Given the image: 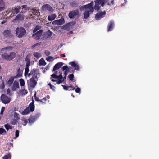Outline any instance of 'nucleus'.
<instances>
[{
	"label": "nucleus",
	"mask_w": 159,
	"mask_h": 159,
	"mask_svg": "<svg viewBox=\"0 0 159 159\" xmlns=\"http://www.w3.org/2000/svg\"><path fill=\"white\" fill-rule=\"evenodd\" d=\"M10 89L9 88H8L7 90V94H9L10 93Z\"/></svg>",
	"instance_id": "6e6d98bb"
},
{
	"label": "nucleus",
	"mask_w": 159,
	"mask_h": 159,
	"mask_svg": "<svg viewBox=\"0 0 159 159\" xmlns=\"http://www.w3.org/2000/svg\"><path fill=\"white\" fill-rule=\"evenodd\" d=\"M65 23L64 20L63 18H61L59 20H56L52 22V24L56 25H61Z\"/></svg>",
	"instance_id": "9d476101"
},
{
	"label": "nucleus",
	"mask_w": 159,
	"mask_h": 159,
	"mask_svg": "<svg viewBox=\"0 0 159 159\" xmlns=\"http://www.w3.org/2000/svg\"><path fill=\"white\" fill-rule=\"evenodd\" d=\"M34 101L30 103L29 105V110L30 109L31 111H33L34 110Z\"/></svg>",
	"instance_id": "cd10ccee"
},
{
	"label": "nucleus",
	"mask_w": 159,
	"mask_h": 159,
	"mask_svg": "<svg viewBox=\"0 0 159 159\" xmlns=\"http://www.w3.org/2000/svg\"><path fill=\"white\" fill-rule=\"evenodd\" d=\"M39 65H40L45 66L46 65V63L45 62L43 58H41L39 61Z\"/></svg>",
	"instance_id": "473e14b6"
},
{
	"label": "nucleus",
	"mask_w": 159,
	"mask_h": 159,
	"mask_svg": "<svg viewBox=\"0 0 159 159\" xmlns=\"http://www.w3.org/2000/svg\"><path fill=\"white\" fill-rule=\"evenodd\" d=\"M63 65V63L61 62H60L57 63L54 67L53 71H55L56 70L60 68Z\"/></svg>",
	"instance_id": "2eb2a0df"
},
{
	"label": "nucleus",
	"mask_w": 159,
	"mask_h": 159,
	"mask_svg": "<svg viewBox=\"0 0 159 159\" xmlns=\"http://www.w3.org/2000/svg\"><path fill=\"white\" fill-rule=\"evenodd\" d=\"M9 48L12 49V48H4V49L6 50V52L2 54V57L6 60L10 61L16 57V54L14 52H11L10 53H8V50Z\"/></svg>",
	"instance_id": "f03ea898"
},
{
	"label": "nucleus",
	"mask_w": 159,
	"mask_h": 159,
	"mask_svg": "<svg viewBox=\"0 0 159 159\" xmlns=\"http://www.w3.org/2000/svg\"><path fill=\"white\" fill-rule=\"evenodd\" d=\"M56 16V15L55 14H52L49 15L48 17V20L49 21H52L55 19Z\"/></svg>",
	"instance_id": "b1692460"
},
{
	"label": "nucleus",
	"mask_w": 159,
	"mask_h": 159,
	"mask_svg": "<svg viewBox=\"0 0 159 159\" xmlns=\"http://www.w3.org/2000/svg\"><path fill=\"white\" fill-rule=\"evenodd\" d=\"M14 117L16 119V120H18L20 118V116L19 114L16 112H15L14 113Z\"/></svg>",
	"instance_id": "f704fd0d"
},
{
	"label": "nucleus",
	"mask_w": 159,
	"mask_h": 159,
	"mask_svg": "<svg viewBox=\"0 0 159 159\" xmlns=\"http://www.w3.org/2000/svg\"><path fill=\"white\" fill-rule=\"evenodd\" d=\"M62 86L63 87L64 89L65 90H68V88L69 87H72V86H65L64 85H62Z\"/></svg>",
	"instance_id": "c03bdc74"
},
{
	"label": "nucleus",
	"mask_w": 159,
	"mask_h": 159,
	"mask_svg": "<svg viewBox=\"0 0 159 159\" xmlns=\"http://www.w3.org/2000/svg\"><path fill=\"white\" fill-rule=\"evenodd\" d=\"M35 121V118H31L29 120V123L31 124L34 123Z\"/></svg>",
	"instance_id": "58836bf2"
},
{
	"label": "nucleus",
	"mask_w": 159,
	"mask_h": 159,
	"mask_svg": "<svg viewBox=\"0 0 159 159\" xmlns=\"http://www.w3.org/2000/svg\"><path fill=\"white\" fill-rule=\"evenodd\" d=\"M111 3L112 4H114V1L113 0H112L111 2Z\"/></svg>",
	"instance_id": "680f3d73"
},
{
	"label": "nucleus",
	"mask_w": 159,
	"mask_h": 159,
	"mask_svg": "<svg viewBox=\"0 0 159 159\" xmlns=\"http://www.w3.org/2000/svg\"><path fill=\"white\" fill-rule=\"evenodd\" d=\"M21 9L20 7H13L12 10V12L13 14H17L20 11V10Z\"/></svg>",
	"instance_id": "a211bd4d"
},
{
	"label": "nucleus",
	"mask_w": 159,
	"mask_h": 159,
	"mask_svg": "<svg viewBox=\"0 0 159 159\" xmlns=\"http://www.w3.org/2000/svg\"><path fill=\"white\" fill-rule=\"evenodd\" d=\"M36 76H33L30 79L27 80V84L29 87L31 88H34L35 86L37 84L36 80Z\"/></svg>",
	"instance_id": "20e7f679"
},
{
	"label": "nucleus",
	"mask_w": 159,
	"mask_h": 159,
	"mask_svg": "<svg viewBox=\"0 0 159 159\" xmlns=\"http://www.w3.org/2000/svg\"><path fill=\"white\" fill-rule=\"evenodd\" d=\"M51 80L53 82H56L57 84H59L64 81V80H62V79L59 80H54L53 79H51Z\"/></svg>",
	"instance_id": "c756f323"
},
{
	"label": "nucleus",
	"mask_w": 159,
	"mask_h": 159,
	"mask_svg": "<svg viewBox=\"0 0 159 159\" xmlns=\"http://www.w3.org/2000/svg\"><path fill=\"white\" fill-rule=\"evenodd\" d=\"M106 14L105 11L98 13L95 16V18L96 20H99L101 18L103 17Z\"/></svg>",
	"instance_id": "9b49d317"
},
{
	"label": "nucleus",
	"mask_w": 159,
	"mask_h": 159,
	"mask_svg": "<svg viewBox=\"0 0 159 159\" xmlns=\"http://www.w3.org/2000/svg\"><path fill=\"white\" fill-rule=\"evenodd\" d=\"M35 73V71L34 70V69L31 70L30 71V75H32L33 74H34Z\"/></svg>",
	"instance_id": "de8ad7c7"
},
{
	"label": "nucleus",
	"mask_w": 159,
	"mask_h": 159,
	"mask_svg": "<svg viewBox=\"0 0 159 159\" xmlns=\"http://www.w3.org/2000/svg\"><path fill=\"white\" fill-rule=\"evenodd\" d=\"M75 24V21L70 22L62 26L61 29L66 30L69 31Z\"/></svg>",
	"instance_id": "0eeeda50"
},
{
	"label": "nucleus",
	"mask_w": 159,
	"mask_h": 159,
	"mask_svg": "<svg viewBox=\"0 0 159 159\" xmlns=\"http://www.w3.org/2000/svg\"><path fill=\"white\" fill-rule=\"evenodd\" d=\"M5 9V6H0V12L4 10Z\"/></svg>",
	"instance_id": "09e8293b"
},
{
	"label": "nucleus",
	"mask_w": 159,
	"mask_h": 159,
	"mask_svg": "<svg viewBox=\"0 0 159 159\" xmlns=\"http://www.w3.org/2000/svg\"><path fill=\"white\" fill-rule=\"evenodd\" d=\"M75 89V88H73V89L72 90H74Z\"/></svg>",
	"instance_id": "0e129e2a"
},
{
	"label": "nucleus",
	"mask_w": 159,
	"mask_h": 159,
	"mask_svg": "<svg viewBox=\"0 0 159 159\" xmlns=\"http://www.w3.org/2000/svg\"><path fill=\"white\" fill-rule=\"evenodd\" d=\"M0 6H5V3L3 2V0H0Z\"/></svg>",
	"instance_id": "a18cd8bd"
},
{
	"label": "nucleus",
	"mask_w": 159,
	"mask_h": 159,
	"mask_svg": "<svg viewBox=\"0 0 159 159\" xmlns=\"http://www.w3.org/2000/svg\"><path fill=\"white\" fill-rule=\"evenodd\" d=\"M71 96H73V97H74V95H73V94H72Z\"/></svg>",
	"instance_id": "69168bd1"
},
{
	"label": "nucleus",
	"mask_w": 159,
	"mask_h": 159,
	"mask_svg": "<svg viewBox=\"0 0 159 159\" xmlns=\"http://www.w3.org/2000/svg\"><path fill=\"white\" fill-rule=\"evenodd\" d=\"M52 32L50 30H49L47 32V34L48 37H50L52 35Z\"/></svg>",
	"instance_id": "a19ab883"
},
{
	"label": "nucleus",
	"mask_w": 159,
	"mask_h": 159,
	"mask_svg": "<svg viewBox=\"0 0 159 159\" xmlns=\"http://www.w3.org/2000/svg\"><path fill=\"white\" fill-rule=\"evenodd\" d=\"M61 56L62 57H65V54H61Z\"/></svg>",
	"instance_id": "13d9d810"
},
{
	"label": "nucleus",
	"mask_w": 159,
	"mask_h": 159,
	"mask_svg": "<svg viewBox=\"0 0 159 159\" xmlns=\"http://www.w3.org/2000/svg\"><path fill=\"white\" fill-rule=\"evenodd\" d=\"M20 87L19 84L18 82L17 81H15L12 85L11 86V88L13 91H16L17 88Z\"/></svg>",
	"instance_id": "1a4fd4ad"
},
{
	"label": "nucleus",
	"mask_w": 159,
	"mask_h": 159,
	"mask_svg": "<svg viewBox=\"0 0 159 159\" xmlns=\"http://www.w3.org/2000/svg\"><path fill=\"white\" fill-rule=\"evenodd\" d=\"M40 29V27L39 26H37L33 30L34 33H35L36 31Z\"/></svg>",
	"instance_id": "ea45409f"
},
{
	"label": "nucleus",
	"mask_w": 159,
	"mask_h": 159,
	"mask_svg": "<svg viewBox=\"0 0 159 159\" xmlns=\"http://www.w3.org/2000/svg\"><path fill=\"white\" fill-rule=\"evenodd\" d=\"M48 85H49L50 88L53 91L55 90V88L54 86L52 85L50 83L48 84Z\"/></svg>",
	"instance_id": "37998d69"
},
{
	"label": "nucleus",
	"mask_w": 159,
	"mask_h": 159,
	"mask_svg": "<svg viewBox=\"0 0 159 159\" xmlns=\"http://www.w3.org/2000/svg\"><path fill=\"white\" fill-rule=\"evenodd\" d=\"M30 112L29 107H27L24 111L22 112V114L23 115H25L28 114Z\"/></svg>",
	"instance_id": "2f4dec72"
},
{
	"label": "nucleus",
	"mask_w": 159,
	"mask_h": 159,
	"mask_svg": "<svg viewBox=\"0 0 159 159\" xmlns=\"http://www.w3.org/2000/svg\"><path fill=\"white\" fill-rule=\"evenodd\" d=\"M5 128L8 130L9 129H11L12 127L10 125L8 124H6L4 125Z\"/></svg>",
	"instance_id": "4c0bfd02"
},
{
	"label": "nucleus",
	"mask_w": 159,
	"mask_h": 159,
	"mask_svg": "<svg viewBox=\"0 0 159 159\" xmlns=\"http://www.w3.org/2000/svg\"><path fill=\"white\" fill-rule=\"evenodd\" d=\"M17 122V121L16 120H14L11 123L13 125H15Z\"/></svg>",
	"instance_id": "4d7b16f0"
},
{
	"label": "nucleus",
	"mask_w": 159,
	"mask_h": 159,
	"mask_svg": "<svg viewBox=\"0 0 159 159\" xmlns=\"http://www.w3.org/2000/svg\"><path fill=\"white\" fill-rule=\"evenodd\" d=\"M93 2H92L90 3L83 5L80 7V9L81 11H84L83 15L85 19H87L89 18L90 15L94 11L95 9L93 7Z\"/></svg>",
	"instance_id": "f257e3e1"
},
{
	"label": "nucleus",
	"mask_w": 159,
	"mask_h": 159,
	"mask_svg": "<svg viewBox=\"0 0 159 159\" xmlns=\"http://www.w3.org/2000/svg\"><path fill=\"white\" fill-rule=\"evenodd\" d=\"M19 131L18 130H16L15 132V136L16 137H17L19 135Z\"/></svg>",
	"instance_id": "8fccbe9b"
},
{
	"label": "nucleus",
	"mask_w": 159,
	"mask_h": 159,
	"mask_svg": "<svg viewBox=\"0 0 159 159\" xmlns=\"http://www.w3.org/2000/svg\"><path fill=\"white\" fill-rule=\"evenodd\" d=\"M105 0H96L95 1V5L94 7L95 10L98 11L99 10L100 7L103 6L105 3Z\"/></svg>",
	"instance_id": "423d86ee"
},
{
	"label": "nucleus",
	"mask_w": 159,
	"mask_h": 159,
	"mask_svg": "<svg viewBox=\"0 0 159 159\" xmlns=\"http://www.w3.org/2000/svg\"><path fill=\"white\" fill-rule=\"evenodd\" d=\"M125 1V2H126L127 1L126 0H124Z\"/></svg>",
	"instance_id": "338daca9"
},
{
	"label": "nucleus",
	"mask_w": 159,
	"mask_h": 159,
	"mask_svg": "<svg viewBox=\"0 0 159 159\" xmlns=\"http://www.w3.org/2000/svg\"><path fill=\"white\" fill-rule=\"evenodd\" d=\"M66 76H65H65L63 77H62V80H64L66 79Z\"/></svg>",
	"instance_id": "052dcab7"
},
{
	"label": "nucleus",
	"mask_w": 159,
	"mask_h": 159,
	"mask_svg": "<svg viewBox=\"0 0 159 159\" xmlns=\"http://www.w3.org/2000/svg\"><path fill=\"white\" fill-rule=\"evenodd\" d=\"M80 15V11L78 9H75L70 11L68 14V16L70 19H74L76 16Z\"/></svg>",
	"instance_id": "39448f33"
},
{
	"label": "nucleus",
	"mask_w": 159,
	"mask_h": 159,
	"mask_svg": "<svg viewBox=\"0 0 159 159\" xmlns=\"http://www.w3.org/2000/svg\"><path fill=\"white\" fill-rule=\"evenodd\" d=\"M6 132L3 128H0V134L4 135L5 134Z\"/></svg>",
	"instance_id": "c9c22d12"
},
{
	"label": "nucleus",
	"mask_w": 159,
	"mask_h": 159,
	"mask_svg": "<svg viewBox=\"0 0 159 159\" xmlns=\"http://www.w3.org/2000/svg\"><path fill=\"white\" fill-rule=\"evenodd\" d=\"M22 9H24L25 10H29V7H27V5H22ZM25 12V11H24L23 10H22L21 11V13H22Z\"/></svg>",
	"instance_id": "7c9ffc66"
},
{
	"label": "nucleus",
	"mask_w": 159,
	"mask_h": 159,
	"mask_svg": "<svg viewBox=\"0 0 159 159\" xmlns=\"http://www.w3.org/2000/svg\"><path fill=\"white\" fill-rule=\"evenodd\" d=\"M34 55L35 57L37 58L40 57L41 56V54L38 52H34Z\"/></svg>",
	"instance_id": "72a5a7b5"
},
{
	"label": "nucleus",
	"mask_w": 159,
	"mask_h": 159,
	"mask_svg": "<svg viewBox=\"0 0 159 159\" xmlns=\"http://www.w3.org/2000/svg\"><path fill=\"white\" fill-rule=\"evenodd\" d=\"M62 69L64 71V74L65 75V76H66L69 71L68 67L67 66H64L62 68Z\"/></svg>",
	"instance_id": "5701e85b"
},
{
	"label": "nucleus",
	"mask_w": 159,
	"mask_h": 159,
	"mask_svg": "<svg viewBox=\"0 0 159 159\" xmlns=\"http://www.w3.org/2000/svg\"><path fill=\"white\" fill-rule=\"evenodd\" d=\"M80 89L78 87L77 88V89H75V92H76V93H79L80 92Z\"/></svg>",
	"instance_id": "603ef678"
},
{
	"label": "nucleus",
	"mask_w": 159,
	"mask_h": 159,
	"mask_svg": "<svg viewBox=\"0 0 159 159\" xmlns=\"http://www.w3.org/2000/svg\"><path fill=\"white\" fill-rule=\"evenodd\" d=\"M19 82L20 84V86L22 88H25V82L24 80L22 79H19Z\"/></svg>",
	"instance_id": "393cba45"
},
{
	"label": "nucleus",
	"mask_w": 159,
	"mask_h": 159,
	"mask_svg": "<svg viewBox=\"0 0 159 159\" xmlns=\"http://www.w3.org/2000/svg\"><path fill=\"white\" fill-rule=\"evenodd\" d=\"M26 33L25 29L22 27H17L15 30V34L16 36L19 38L23 37Z\"/></svg>",
	"instance_id": "7ed1b4c3"
},
{
	"label": "nucleus",
	"mask_w": 159,
	"mask_h": 159,
	"mask_svg": "<svg viewBox=\"0 0 159 159\" xmlns=\"http://www.w3.org/2000/svg\"><path fill=\"white\" fill-rule=\"evenodd\" d=\"M14 79L12 77H11L7 82V84L8 87H11L13 83Z\"/></svg>",
	"instance_id": "412c9836"
},
{
	"label": "nucleus",
	"mask_w": 159,
	"mask_h": 159,
	"mask_svg": "<svg viewBox=\"0 0 159 159\" xmlns=\"http://www.w3.org/2000/svg\"><path fill=\"white\" fill-rule=\"evenodd\" d=\"M20 92L22 96H24L28 93L27 91V90L25 89V88H22V89L20 91Z\"/></svg>",
	"instance_id": "c85d7f7f"
},
{
	"label": "nucleus",
	"mask_w": 159,
	"mask_h": 159,
	"mask_svg": "<svg viewBox=\"0 0 159 159\" xmlns=\"http://www.w3.org/2000/svg\"><path fill=\"white\" fill-rule=\"evenodd\" d=\"M29 66H26V67L25 68V70L24 73V75L25 77L28 76L29 77L30 76V73H28V72L29 71L28 68Z\"/></svg>",
	"instance_id": "a878e982"
},
{
	"label": "nucleus",
	"mask_w": 159,
	"mask_h": 159,
	"mask_svg": "<svg viewBox=\"0 0 159 159\" xmlns=\"http://www.w3.org/2000/svg\"><path fill=\"white\" fill-rule=\"evenodd\" d=\"M43 100H45V101H46V98H44L43 99Z\"/></svg>",
	"instance_id": "e2e57ef3"
},
{
	"label": "nucleus",
	"mask_w": 159,
	"mask_h": 159,
	"mask_svg": "<svg viewBox=\"0 0 159 159\" xmlns=\"http://www.w3.org/2000/svg\"><path fill=\"white\" fill-rule=\"evenodd\" d=\"M2 159H11V156L10 154H8L4 156L3 157Z\"/></svg>",
	"instance_id": "e433bc0d"
},
{
	"label": "nucleus",
	"mask_w": 159,
	"mask_h": 159,
	"mask_svg": "<svg viewBox=\"0 0 159 159\" xmlns=\"http://www.w3.org/2000/svg\"><path fill=\"white\" fill-rule=\"evenodd\" d=\"M2 102L5 104H8L10 102V98L5 94H2L0 97Z\"/></svg>",
	"instance_id": "6e6552de"
},
{
	"label": "nucleus",
	"mask_w": 159,
	"mask_h": 159,
	"mask_svg": "<svg viewBox=\"0 0 159 159\" xmlns=\"http://www.w3.org/2000/svg\"><path fill=\"white\" fill-rule=\"evenodd\" d=\"M32 55L30 54H28L25 58V61L26 62V66H30V59Z\"/></svg>",
	"instance_id": "dca6fc26"
},
{
	"label": "nucleus",
	"mask_w": 159,
	"mask_h": 159,
	"mask_svg": "<svg viewBox=\"0 0 159 159\" xmlns=\"http://www.w3.org/2000/svg\"><path fill=\"white\" fill-rule=\"evenodd\" d=\"M45 53L47 56H48L50 55V52L48 50L45 51Z\"/></svg>",
	"instance_id": "3c124183"
},
{
	"label": "nucleus",
	"mask_w": 159,
	"mask_h": 159,
	"mask_svg": "<svg viewBox=\"0 0 159 159\" xmlns=\"http://www.w3.org/2000/svg\"><path fill=\"white\" fill-rule=\"evenodd\" d=\"M6 20H4L1 23V24H3L4 23H5L6 22Z\"/></svg>",
	"instance_id": "bf43d9fd"
},
{
	"label": "nucleus",
	"mask_w": 159,
	"mask_h": 159,
	"mask_svg": "<svg viewBox=\"0 0 159 159\" xmlns=\"http://www.w3.org/2000/svg\"><path fill=\"white\" fill-rule=\"evenodd\" d=\"M5 87V86H4V82H3L2 83V85H1L0 86V88L2 89H3Z\"/></svg>",
	"instance_id": "864d4df0"
},
{
	"label": "nucleus",
	"mask_w": 159,
	"mask_h": 159,
	"mask_svg": "<svg viewBox=\"0 0 159 159\" xmlns=\"http://www.w3.org/2000/svg\"><path fill=\"white\" fill-rule=\"evenodd\" d=\"M42 10L43 11H46L48 10L51 11L52 10V7L48 4H45L43 5L42 7Z\"/></svg>",
	"instance_id": "f8f14e48"
},
{
	"label": "nucleus",
	"mask_w": 159,
	"mask_h": 159,
	"mask_svg": "<svg viewBox=\"0 0 159 159\" xmlns=\"http://www.w3.org/2000/svg\"><path fill=\"white\" fill-rule=\"evenodd\" d=\"M22 121H23L24 122V123L25 124V125L23 124L24 126H25V125H26V124H27V123L28 122L27 120L25 119H24V118L22 119Z\"/></svg>",
	"instance_id": "49530a36"
},
{
	"label": "nucleus",
	"mask_w": 159,
	"mask_h": 159,
	"mask_svg": "<svg viewBox=\"0 0 159 159\" xmlns=\"http://www.w3.org/2000/svg\"><path fill=\"white\" fill-rule=\"evenodd\" d=\"M55 73L51 75V77L55 79H61L62 78V73H61L60 75L59 76H57L56 75L57 71L55 72Z\"/></svg>",
	"instance_id": "6ab92c4d"
},
{
	"label": "nucleus",
	"mask_w": 159,
	"mask_h": 159,
	"mask_svg": "<svg viewBox=\"0 0 159 159\" xmlns=\"http://www.w3.org/2000/svg\"><path fill=\"white\" fill-rule=\"evenodd\" d=\"M43 31L40 30L37 32L34 33L33 36L36 39H39L40 36L41 35Z\"/></svg>",
	"instance_id": "ddd939ff"
},
{
	"label": "nucleus",
	"mask_w": 159,
	"mask_h": 159,
	"mask_svg": "<svg viewBox=\"0 0 159 159\" xmlns=\"http://www.w3.org/2000/svg\"><path fill=\"white\" fill-rule=\"evenodd\" d=\"M114 26V22L113 21H110L108 25V31H109L112 30Z\"/></svg>",
	"instance_id": "f3484780"
},
{
	"label": "nucleus",
	"mask_w": 159,
	"mask_h": 159,
	"mask_svg": "<svg viewBox=\"0 0 159 159\" xmlns=\"http://www.w3.org/2000/svg\"><path fill=\"white\" fill-rule=\"evenodd\" d=\"M57 57L56 56L55 57H52V56H48L46 58L47 61L49 62H52L54 60L57 59Z\"/></svg>",
	"instance_id": "bb28decb"
},
{
	"label": "nucleus",
	"mask_w": 159,
	"mask_h": 159,
	"mask_svg": "<svg viewBox=\"0 0 159 159\" xmlns=\"http://www.w3.org/2000/svg\"><path fill=\"white\" fill-rule=\"evenodd\" d=\"M3 34L6 37L12 36V34L11 31L8 30H5L3 33Z\"/></svg>",
	"instance_id": "aec40b11"
},
{
	"label": "nucleus",
	"mask_w": 159,
	"mask_h": 159,
	"mask_svg": "<svg viewBox=\"0 0 159 159\" xmlns=\"http://www.w3.org/2000/svg\"><path fill=\"white\" fill-rule=\"evenodd\" d=\"M1 66L0 65V69H1Z\"/></svg>",
	"instance_id": "774afa93"
},
{
	"label": "nucleus",
	"mask_w": 159,
	"mask_h": 159,
	"mask_svg": "<svg viewBox=\"0 0 159 159\" xmlns=\"http://www.w3.org/2000/svg\"><path fill=\"white\" fill-rule=\"evenodd\" d=\"M24 16L21 14H18L16 16L14 20H19L21 21L24 20Z\"/></svg>",
	"instance_id": "4be33fe9"
},
{
	"label": "nucleus",
	"mask_w": 159,
	"mask_h": 159,
	"mask_svg": "<svg viewBox=\"0 0 159 159\" xmlns=\"http://www.w3.org/2000/svg\"><path fill=\"white\" fill-rule=\"evenodd\" d=\"M35 99L36 101H38V102H43L42 101H41L40 100H39V98L35 97Z\"/></svg>",
	"instance_id": "5fc2aeb1"
},
{
	"label": "nucleus",
	"mask_w": 159,
	"mask_h": 159,
	"mask_svg": "<svg viewBox=\"0 0 159 159\" xmlns=\"http://www.w3.org/2000/svg\"><path fill=\"white\" fill-rule=\"evenodd\" d=\"M69 64L71 65L73 67H74L75 70H79L80 69V66L78 64L75 62H70Z\"/></svg>",
	"instance_id": "4468645a"
},
{
	"label": "nucleus",
	"mask_w": 159,
	"mask_h": 159,
	"mask_svg": "<svg viewBox=\"0 0 159 159\" xmlns=\"http://www.w3.org/2000/svg\"><path fill=\"white\" fill-rule=\"evenodd\" d=\"M69 77L70 79V80H73L74 77V75L73 74H71L69 75Z\"/></svg>",
	"instance_id": "79ce46f5"
}]
</instances>
